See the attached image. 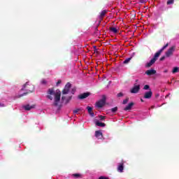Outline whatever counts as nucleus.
I'll use <instances>...</instances> for the list:
<instances>
[{
  "mask_svg": "<svg viewBox=\"0 0 179 179\" xmlns=\"http://www.w3.org/2000/svg\"><path fill=\"white\" fill-rule=\"evenodd\" d=\"M52 96H55V102L53 103V106L57 107L58 106V103L61 101V90H57L55 92L54 91V88H50L48 90L47 97L49 99V100H52Z\"/></svg>",
  "mask_w": 179,
  "mask_h": 179,
  "instance_id": "1",
  "label": "nucleus"
},
{
  "mask_svg": "<svg viewBox=\"0 0 179 179\" xmlns=\"http://www.w3.org/2000/svg\"><path fill=\"white\" fill-rule=\"evenodd\" d=\"M21 90H25V92H24L22 94L18 95V99H20V97H23V96L29 94V93H33V92H34V85L29 84V83H26V84L24 85L23 88Z\"/></svg>",
  "mask_w": 179,
  "mask_h": 179,
  "instance_id": "2",
  "label": "nucleus"
},
{
  "mask_svg": "<svg viewBox=\"0 0 179 179\" xmlns=\"http://www.w3.org/2000/svg\"><path fill=\"white\" fill-rule=\"evenodd\" d=\"M71 86L72 85H71L70 83H67L66 84L64 88L62 91V94L63 96H64L65 94H68V93H69V90H71Z\"/></svg>",
  "mask_w": 179,
  "mask_h": 179,
  "instance_id": "3",
  "label": "nucleus"
},
{
  "mask_svg": "<svg viewBox=\"0 0 179 179\" xmlns=\"http://www.w3.org/2000/svg\"><path fill=\"white\" fill-rule=\"evenodd\" d=\"M174 51H176V46L171 47L166 52H165V57L166 58H169V57H171L173 54H174Z\"/></svg>",
  "mask_w": 179,
  "mask_h": 179,
  "instance_id": "4",
  "label": "nucleus"
},
{
  "mask_svg": "<svg viewBox=\"0 0 179 179\" xmlns=\"http://www.w3.org/2000/svg\"><path fill=\"white\" fill-rule=\"evenodd\" d=\"M106 95L102 96V99L96 103L98 108H101L106 104Z\"/></svg>",
  "mask_w": 179,
  "mask_h": 179,
  "instance_id": "5",
  "label": "nucleus"
},
{
  "mask_svg": "<svg viewBox=\"0 0 179 179\" xmlns=\"http://www.w3.org/2000/svg\"><path fill=\"white\" fill-rule=\"evenodd\" d=\"M141 90V85H134V87L130 90L131 93L136 94L138 92Z\"/></svg>",
  "mask_w": 179,
  "mask_h": 179,
  "instance_id": "6",
  "label": "nucleus"
},
{
  "mask_svg": "<svg viewBox=\"0 0 179 179\" xmlns=\"http://www.w3.org/2000/svg\"><path fill=\"white\" fill-rule=\"evenodd\" d=\"M90 96V92H85L83 94L78 95V99H79L80 100H83L84 99H87V97H89Z\"/></svg>",
  "mask_w": 179,
  "mask_h": 179,
  "instance_id": "7",
  "label": "nucleus"
},
{
  "mask_svg": "<svg viewBox=\"0 0 179 179\" xmlns=\"http://www.w3.org/2000/svg\"><path fill=\"white\" fill-rule=\"evenodd\" d=\"M71 100H72V95L69 96L63 95L62 96V101H65L66 104H68V103H69V101H71Z\"/></svg>",
  "mask_w": 179,
  "mask_h": 179,
  "instance_id": "8",
  "label": "nucleus"
},
{
  "mask_svg": "<svg viewBox=\"0 0 179 179\" xmlns=\"http://www.w3.org/2000/svg\"><path fill=\"white\" fill-rule=\"evenodd\" d=\"M134 106H135V103L134 102H131L128 104V106H127L124 108V111H128L129 110H131L132 107H134Z\"/></svg>",
  "mask_w": 179,
  "mask_h": 179,
  "instance_id": "9",
  "label": "nucleus"
},
{
  "mask_svg": "<svg viewBox=\"0 0 179 179\" xmlns=\"http://www.w3.org/2000/svg\"><path fill=\"white\" fill-rule=\"evenodd\" d=\"M155 73H156V70L155 69H150L145 71V75H148V76L155 75Z\"/></svg>",
  "mask_w": 179,
  "mask_h": 179,
  "instance_id": "10",
  "label": "nucleus"
},
{
  "mask_svg": "<svg viewBox=\"0 0 179 179\" xmlns=\"http://www.w3.org/2000/svg\"><path fill=\"white\" fill-rule=\"evenodd\" d=\"M152 94H153V92H152L151 90H150L149 92H146L144 94V99H151Z\"/></svg>",
  "mask_w": 179,
  "mask_h": 179,
  "instance_id": "11",
  "label": "nucleus"
},
{
  "mask_svg": "<svg viewBox=\"0 0 179 179\" xmlns=\"http://www.w3.org/2000/svg\"><path fill=\"white\" fill-rule=\"evenodd\" d=\"M161 54L162 53L160 52H159V51L157 52L155 54V55H154L153 58L152 59V60L156 62V61H157L158 58L160 57Z\"/></svg>",
  "mask_w": 179,
  "mask_h": 179,
  "instance_id": "12",
  "label": "nucleus"
},
{
  "mask_svg": "<svg viewBox=\"0 0 179 179\" xmlns=\"http://www.w3.org/2000/svg\"><path fill=\"white\" fill-rule=\"evenodd\" d=\"M95 136L98 139H101L103 138V133H101V131H95Z\"/></svg>",
  "mask_w": 179,
  "mask_h": 179,
  "instance_id": "13",
  "label": "nucleus"
},
{
  "mask_svg": "<svg viewBox=\"0 0 179 179\" xmlns=\"http://www.w3.org/2000/svg\"><path fill=\"white\" fill-rule=\"evenodd\" d=\"M87 110L90 115H91V117H94V113H93V108L90 106H87Z\"/></svg>",
  "mask_w": 179,
  "mask_h": 179,
  "instance_id": "14",
  "label": "nucleus"
},
{
  "mask_svg": "<svg viewBox=\"0 0 179 179\" xmlns=\"http://www.w3.org/2000/svg\"><path fill=\"white\" fill-rule=\"evenodd\" d=\"M106 13H107V10H103V11H101L99 16L100 22H101V20H103V17L106 16Z\"/></svg>",
  "mask_w": 179,
  "mask_h": 179,
  "instance_id": "15",
  "label": "nucleus"
},
{
  "mask_svg": "<svg viewBox=\"0 0 179 179\" xmlns=\"http://www.w3.org/2000/svg\"><path fill=\"white\" fill-rule=\"evenodd\" d=\"M23 108L26 110L27 111H30L32 108H34V106H30V105H25L23 106Z\"/></svg>",
  "mask_w": 179,
  "mask_h": 179,
  "instance_id": "16",
  "label": "nucleus"
},
{
  "mask_svg": "<svg viewBox=\"0 0 179 179\" xmlns=\"http://www.w3.org/2000/svg\"><path fill=\"white\" fill-rule=\"evenodd\" d=\"M117 171L119 173H122L124 171V164H120L117 167Z\"/></svg>",
  "mask_w": 179,
  "mask_h": 179,
  "instance_id": "17",
  "label": "nucleus"
},
{
  "mask_svg": "<svg viewBox=\"0 0 179 179\" xmlns=\"http://www.w3.org/2000/svg\"><path fill=\"white\" fill-rule=\"evenodd\" d=\"M155 62H156L152 60V59H151L150 62L146 64V65H145L146 68H150V66H152V65H153V64H155Z\"/></svg>",
  "mask_w": 179,
  "mask_h": 179,
  "instance_id": "18",
  "label": "nucleus"
},
{
  "mask_svg": "<svg viewBox=\"0 0 179 179\" xmlns=\"http://www.w3.org/2000/svg\"><path fill=\"white\" fill-rule=\"evenodd\" d=\"M95 124L96 127H106V123L100 122L99 121H96Z\"/></svg>",
  "mask_w": 179,
  "mask_h": 179,
  "instance_id": "19",
  "label": "nucleus"
},
{
  "mask_svg": "<svg viewBox=\"0 0 179 179\" xmlns=\"http://www.w3.org/2000/svg\"><path fill=\"white\" fill-rule=\"evenodd\" d=\"M109 30L112 31V33H114L115 34H117V33H118V29H117V28L115 27H110Z\"/></svg>",
  "mask_w": 179,
  "mask_h": 179,
  "instance_id": "20",
  "label": "nucleus"
},
{
  "mask_svg": "<svg viewBox=\"0 0 179 179\" xmlns=\"http://www.w3.org/2000/svg\"><path fill=\"white\" fill-rule=\"evenodd\" d=\"M74 178H82V174L80 173H73L71 175Z\"/></svg>",
  "mask_w": 179,
  "mask_h": 179,
  "instance_id": "21",
  "label": "nucleus"
},
{
  "mask_svg": "<svg viewBox=\"0 0 179 179\" xmlns=\"http://www.w3.org/2000/svg\"><path fill=\"white\" fill-rule=\"evenodd\" d=\"M169 47V43H166L165 45H164L159 50H158L161 54L162 52V51H164V50H166V48Z\"/></svg>",
  "mask_w": 179,
  "mask_h": 179,
  "instance_id": "22",
  "label": "nucleus"
},
{
  "mask_svg": "<svg viewBox=\"0 0 179 179\" xmlns=\"http://www.w3.org/2000/svg\"><path fill=\"white\" fill-rule=\"evenodd\" d=\"M177 72H179V68L178 67H174L172 73H177Z\"/></svg>",
  "mask_w": 179,
  "mask_h": 179,
  "instance_id": "23",
  "label": "nucleus"
},
{
  "mask_svg": "<svg viewBox=\"0 0 179 179\" xmlns=\"http://www.w3.org/2000/svg\"><path fill=\"white\" fill-rule=\"evenodd\" d=\"M132 59V57H129L127 59H126L124 62L123 64H129V61H131Z\"/></svg>",
  "mask_w": 179,
  "mask_h": 179,
  "instance_id": "24",
  "label": "nucleus"
},
{
  "mask_svg": "<svg viewBox=\"0 0 179 179\" xmlns=\"http://www.w3.org/2000/svg\"><path fill=\"white\" fill-rule=\"evenodd\" d=\"M110 111L112 112V113H117V111H118V107H115V108H111L110 109Z\"/></svg>",
  "mask_w": 179,
  "mask_h": 179,
  "instance_id": "25",
  "label": "nucleus"
},
{
  "mask_svg": "<svg viewBox=\"0 0 179 179\" xmlns=\"http://www.w3.org/2000/svg\"><path fill=\"white\" fill-rule=\"evenodd\" d=\"M166 3L167 5H173V3H174V0H168Z\"/></svg>",
  "mask_w": 179,
  "mask_h": 179,
  "instance_id": "26",
  "label": "nucleus"
},
{
  "mask_svg": "<svg viewBox=\"0 0 179 179\" xmlns=\"http://www.w3.org/2000/svg\"><path fill=\"white\" fill-rule=\"evenodd\" d=\"M149 89H150V86H149V85H145L143 87L144 90H149Z\"/></svg>",
  "mask_w": 179,
  "mask_h": 179,
  "instance_id": "27",
  "label": "nucleus"
},
{
  "mask_svg": "<svg viewBox=\"0 0 179 179\" xmlns=\"http://www.w3.org/2000/svg\"><path fill=\"white\" fill-rule=\"evenodd\" d=\"M129 101V98H127L126 99L123 100L122 104H127Z\"/></svg>",
  "mask_w": 179,
  "mask_h": 179,
  "instance_id": "28",
  "label": "nucleus"
},
{
  "mask_svg": "<svg viewBox=\"0 0 179 179\" xmlns=\"http://www.w3.org/2000/svg\"><path fill=\"white\" fill-rule=\"evenodd\" d=\"M99 119L101 120V121H104L106 120V116L99 115Z\"/></svg>",
  "mask_w": 179,
  "mask_h": 179,
  "instance_id": "29",
  "label": "nucleus"
},
{
  "mask_svg": "<svg viewBox=\"0 0 179 179\" xmlns=\"http://www.w3.org/2000/svg\"><path fill=\"white\" fill-rule=\"evenodd\" d=\"M79 111H80V108H77V109L74 110L73 111V114H76V113H79Z\"/></svg>",
  "mask_w": 179,
  "mask_h": 179,
  "instance_id": "30",
  "label": "nucleus"
},
{
  "mask_svg": "<svg viewBox=\"0 0 179 179\" xmlns=\"http://www.w3.org/2000/svg\"><path fill=\"white\" fill-rule=\"evenodd\" d=\"M41 83L42 85H47V80H42Z\"/></svg>",
  "mask_w": 179,
  "mask_h": 179,
  "instance_id": "31",
  "label": "nucleus"
},
{
  "mask_svg": "<svg viewBox=\"0 0 179 179\" xmlns=\"http://www.w3.org/2000/svg\"><path fill=\"white\" fill-rule=\"evenodd\" d=\"M94 52H96V54H99V52L97 51V47H96V46H94Z\"/></svg>",
  "mask_w": 179,
  "mask_h": 179,
  "instance_id": "32",
  "label": "nucleus"
},
{
  "mask_svg": "<svg viewBox=\"0 0 179 179\" xmlns=\"http://www.w3.org/2000/svg\"><path fill=\"white\" fill-rule=\"evenodd\" d=\"M117 97H122V96H124V94H122V92H120L117 94Z\"/></svg>",
  "mask_w": 179,
  "mask_h": 179,
  "instance_id": "33",
  "label": "nucleus"
},
{
  "mask_svg": "<svg viewBox=\"0 0 179 179\" xmlns=\"http://www.w3.org/2000/svg\"><path fill=\"white\" fill-rule=\"evenodd\" d=\"M166 59V56H162L160 59L159 61H164Z\"/></svg>",
  "mask_w": 179,
  "mask_h": 179,
  "instance_id": "34",
  "label": "nucleus"
},
{
  "mask_svg": "<svg viewBox=\"0 0 179 179\" xmlns=\"http://www.w3.org/2000/svg\"><path fill=\"white\" fill-rule=\"evenodd\" d=\"M62 81H61V80H59L57 83V86H58V85H61Z\"/></svg>",
  "mask_w": 179,
  "mask_h": 179,
  "instance_id": "35",
  "label": "nucleus"
},
{
  "mask_svg": "<svg viewBox=\"0 0 179 179\" xmlns=\"http://www.w3.org/2000/svg\"><path fill=\"white\" fill-rule=\"evenodd\" d=\"M140 2L141 3H145V2H146V0H140Z\"/></svg>",
  "mask_w": 179,
  "mask_h": 179,
  "instance_id": "36",
  "label": "nucleus"
},
{
  "mask_svg": "<svg viewBox=\"0 0 179 179\" xmlns=\"http://www.w3.org/2000/svg\"><path fill=\"white\" fill-rule=\"evenodd\" d=\"M0 107H5V104L0 103Z\"/></svg>",
  "mask_w": 179,
  "mask_h": 179,
  "instance_id": "37",
  "label": "nucleus"
},
{
  "mask_svg": "<svg viewBox=\"0 0 179 179\" xmlns=\"http://www.w3.org/2000/svg\"><path fill=\"white\" fill-rule=\"evenodd\" d=\"M75 92H76L75 90H72V91H71L72 94H75Z\"/></svg>",
  "mask_w": 179,
  "mask_h": 179,
  "instance_id": "38",
  "label": "nucleus"
},
{
  "mask_svg": "<svg viewBox=\"0 0 179 179\" xmlns=\"http://www.w3.org/2000/svg\"><path fill=\"white\" fill-rule=\"evenodd\" d=\"M164 73H167V70H165V71H164Z\"/></svg>",
  "mask_w": 179,
  "mask_h": 179,
  "instance_id": "39",
  "label": "nucleus"
},
{
  "mask_svg": "<svg viewBox=\"0 0 179 179\" xmlns=\"http://www.w3.org/2000/svg\"><path fill=\"white\" fill-rule=\"evenodd\" d=\"M141 101L142 102H143V99H141Z\"/></svg>",
  "mask_w": 179,
  "mask_h": 179,
  "instance_id": "40",
  "label": "nucleus"
},
{
  "mask_svg": "<svg viewBox=\"0 0 179 179\" xmlns=\"http://www.w3.org/2000/svg\"><path fill=\"white\" fill-rule=\"evenodd\" d=\"M139 80H136V82H138Z\"/></svg>",
  "mask_w": 179,
  "mask_h": 179,
  "instance_id": "41",
  "label": "nucleus"
}]
</instances>
